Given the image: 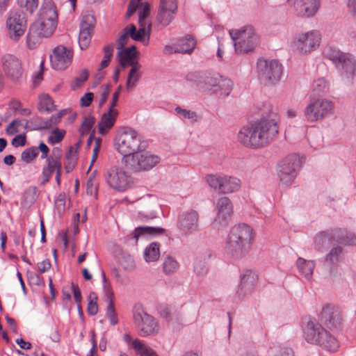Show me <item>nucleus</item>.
<instances>
[{
	"label": "nucleus",
	"mask_w": 356,
	"mask_h": 356,
	"mask_svg": "<svg viewBox=\"0 0 356 356\" xmlns=\"http://www.w3.org/2000/svg\"><path fill=\"white\" fill-rule=\"evenodd\" d=\"M277 134L278 127L275 120L261 118L243 127L237 138L243 146L257 149L271 143Z\"/></svg>",
	"instance_id": "1"
},
{
	"label": "nucleus",
	"mask_w": 356,
	"mask_h": 356,
	"mask_svg": "<svg viewBox=\"0 0 356 356\" xmlns=\"http://www.w3.org/2000/svg\"><path fill=\"white\" fill-rule=\"evenodd\" d=\"M58 22L56 6L51 0H44L39 11L38 19L31 26L26 36L29 49L39 43L38 38H47L54 32Z\"/></svg>",
	"instance_id": "2"
},
{
	"label": "nucleus",
	"mask_w": 356,
	"mask_h": 356,
	"mask_svg": "<svg viewBox=\"0 0 356 356\" xmlns=\"http://www.w3.org/2000/svg\"><path fill=\"white\" fill-rule=\"evenodd\" d=\"M302 327L303 337L308 343L318 345L331 353L336 352L338 350L339 347L338 341L324 329L315 318H305Z\"/></svg>",
	"instance_id": "3"
},
{
	"label": "nucleus",
	"mask_w": 356,
	"mask_h": 356,
	"mask_svg": "<svg viewBox=\"0 0 356 356\" xmlns=\"http://www.w3.org/2000/svg\"><path fill=\"white\" fill-rule=\"evenodd\" d=\"M253 238V229L250 226L246 224L235 225L229 234L226 250L231 257L241 258L248 252Z\"/></svg>",
	"instance_id": "4"
},
{
	"label": "nucleus",
	"mask_w": 356,
	"mask_h": 356,
	"mask_svg": "<svg viewBox=\"0 0 356 356\" xmlns=\"http://www.w3.org/2000/svg\"><path fill=\"white\" fill-rule=\"evenodd\" d=\"M186 79L195 82L200 90H211L220 96L228 95L233 86L230 79L223 78L218 74L192 72L186 76Z\"/></svg>",
	"instance_id": "5"
},
{
	"label": "nucleus",
	"mask_w": 356,
	"mask_h": 356,
	"mask_svg": "<svg viewBox=\"0 0 356 356\" xmlns=\"http://www.w3.org/2000/svg\"><path fill=\"white\" fill-rule=\"evenodd\" d=\"M141 143V136L131 128H126L118 134L115 145L118 151L123 156V163L128 156H131L140 149Z\"/></svg>",
	"instance_id": "6"
},
{
	"label": "nucleus",
	"mask_w": 356,
	"mask_h": 356,
	"mask_svg": "<svg viewBox=\"0 0 356 356\" xmlns=\"http://www.w3.org/2000/svg\"><path fill=\"white\" fill-rule=\"evenodd\" d=\"M229 35L234 42L236 52L248 53L252 51L258 43V37L253 27L247 25L238 29H232Z\"/></svg>",
	"instance_id": "7"
},
{
	"label": "nucleus",
	"mask_w": 356,
	"mask_h": 356,
	"mask_svg": "<svg viewBox=\"0 0 356 356\" xmlns=\"http://www.w3.org/2000/svg\"><path fill=\"white\" fill-rule=\"evenodd\" d=\"M324 56L330 60L336 68L341 72L343 76L347 78H353L356 69V61L354 57L347 53L328 47L323 51Z\"/></svg>",
	"instance_id": "8"
},
{
	"label": "nucleus",
	"mask_w": 356,
	"mask_h": 356,
	"mask_svg": "<svg viewBox=\"0 0 356 356\" xmlns=\"http://www.w3.org/2000/svg\"><path fill=\"white\" fill-rule=\"evenodd\" d=\"M257 75L260 81L266 85L278 82L282 75V65L277 60L259 58L257 64Z\"/></svg>",
	"instance_id": "9"
},
{
	"label": "nucleus",
	"mask_w": 356,
	"mask_h": 356,
	"mask_svg": "<svg viewBox=\"0 0 356 356\" xmlns=\"http://www.w3.org/2000/svg\"><path fill=\"white\" fill-rule=\"evenodd\" d=\"M334 109L332 102L326 99H316L307 104L304 115L307 122H315L332 115Z\"/></svg>",
	"instance_id": "10"
},
{
	"label": "nucleus",
	"mask_w": 356,
	"mask_h": 356,
	"mask_svg": "<svg viewBox=\"0 0 356 356\" xmlns=\"http://www.w3.org/2000/svg\"><path fill=\"white\" fill-rule=\"evenodd\" d=\"M159 162L160 158L157 155L139 149L131 156H128L124 163L127 168L134 172H140L149 170Z\"/></svg>",
	"instance_id": "11"
},
{
	"label": "nucleus",
	"mask_w": 356,
	"mask_h": 356,
	"mask_svg": "<svg viewBox=\"0 0 356 356\" xmlns=\"http://www.w3.org/2000/svg\"><path fill=\"white\" fill-rule=\"evenodd\" d=\"M301 165L302 161L296 154L289 155L284 158L277 166V176L280 182L285 186L291 185Z\"/></svg>",
	"instance_id": "12"
},
{
	"label": "nucleus",
	"mask_w": 356,
	"mask_h": 356,
	"mask_svg": "<svg viewBox=\"0 0 356 356\" xmlns=\"http://www.w3.org/2000/svg\"><path fill=\"white\" fill-rule=\"evenodd\" d=\"M134 323L138 334L145 337L156 335L159 330L157 321L142 309H136L133 314Z\"/></svg>",
	"instance_id": "13"
},
{
	"label": "nucleus",
	"mask_w": 356,
	"mask_h": 356,
	"mask_svg": "<svg viewBox=\"0 0 356 356\" xmlns=\"http://www.w3.org/2000/svg\"><path fill=\"white\" fill-rule=\"evenodd\" d=\"M104 179L111 188L120 192L127 190L133 183L131 177L117 166L106 169Z\"/></svg>",
	"instance_id": "14"
},
{
	"label": "nucleus",
	"mask_w": 356,
	"mask_h": 356,
	"mask_svg": "<svg viewBox=\"0 0 356 356\" xmlns=\"http://www.w3.org/2000/svg\"><path fill=\"white\" fill-rule=\"evenodd\" d=\"M6 26L10 39L15 42L18 41L26 29V19L24 12L22 10L10 12L6 20Z\"/></svg>",
	"instance_id": "15"
},
{
	"label": "nucleus",
	"mask_w": 356,
	"mask_h": 356,
	"mask_svg": "<svg viewBox=\"0 0 356 356\" xmlns=\"http://www.w3.org/2000/svg\"><path fill=\"white\" fill-rule=\"evenodd\" d=\"M320 34L316 31H310L299 34L293 42L295 49L302 54L314 51L320 44Z\"/></svg>",
	"instance_id": "16"
},
{
	"label": "nucleus",
	"mask_w": 356,
	"mask_h": 356,
	"mask_svg": "<svg viewBox=\"0 0 356 356\" xmlns=\"http://www.w3.org/2000/svg\"><path fill=\"white\" fill-rule=\"evenodd\" d=\"M177 12L176 0H160L157 15L155 18L156 26L164 28L174 19Z\"/></svg>",
	"instance_id": "17"
},
{
	"label": "nucleus",
	"mask_w": 356,
	"mask_h": 356,
	"mask_svg": "<svg viewBox=\"0 0 356 356\" xmlns=\"http://www.w3.org/2000/svg\"><path fill=\"white\" fill-rule=\"evenodd\" d=\"M3 71L7 78L17 82L22 76V61L13 54H6L1 58Z\"/></svg>",
	"instance_id": "18"
},
{
	"label": "nucleus",
	"mask_w": 356,
	"mask_h": 356,
	"mask_svg": "<svg viewBox=\"0 0 356 356\" xmlns=\"http://www.w3.org/2000/svg\"><path fill=\"white\" fill-rule=\"evenodd\" d=\"M321 321L331 330L338 329L343 322L341 310L336 306L327 304L323 307L319 314Z\"/></svg>",
	"instance_id": "19"
},
{
	"label": "nucleus",
	"mask_w": 356,
	"mask_h": 356,
	"mask_svg": "<svg viewBox=\"0 0 356 356\" xmlns=\"http://www.w3.org/2000/svg\"><path fill=\"white\" fill-rule=\"evenodd\" d=\"M297 16L302 17H314L321 7V0H288Z\"/></svg>",
	"instance_id": "20"
},
{
	"label": "nucleus",
	"mask_w": 356,
	"mask_h": 356,
	"mask_svg": "<svg viewBox=\"0 0 356 356\" xmlns=\"http://www.w3.org/2000/svg\"><path fill=\"white\" fill-rule=\"evenodd\" d=\"M96 20L91 14H86L83 16L80 24L79 43L81 49H86L91 41Z\"/></svg>",
	"instance_id": "21"
},
{
	"label": "nucleus",
	"mask_w": 356,
	"mask_h": 356,
	"mask_svg": "<svg viewBox=\"0 0 356 356\" xmlns=\"http://www.w3.org/2000/svg\"><path fill=\"white\" fill-rule=\"evenodd\" d=\"M118 57L119 59L120 65L125 68L127 66H131V68L129 71V79L134 75L136 70H140L141 67L140 64L136 60L138 51L136 47L132 45L130 47L118 49Z\"/></svg>",
	"instance_id": "22"
},
{
	"label": "nucleus",
	"mask_w": 356,
	"mask_h": 356,
	"mask_svg": "<svg viewBox=\"0 0 356 356\" xmlns=\"http://www.w3.org/2000/svg\"><path fill=\"white\" fill-rule=\"evenodd\" d=\"M73 56L72 50L64 46H58L50 56L51 66L55 70H64L71 63Z\"/></svg>",
	"instance_id": "23"
},
{
	"label": "nucleus",
	"mask_w": 356,
	"mask_h": 356,
	"mask_svg": "<svg viewBox=\"0 0 356 356\" xmlns=\"http://www.w3.org/2000/svg\"><path fill=\"white\" fill-rule=\"evenodd\" d=\"M198 213L194 210L185 212L179 217V228L186 235L195 232L198 230Z\"/></svg>",
	"instance_id": "24"
},
{
	"label": "nucleus",
	"mask_w": 356,
	"mask_h": 356,
	"mask_svg": "<svg viewBox=\"0 0 356 356\" xmlns=\"http://www.w3.org/2000/svg\"><path fill=\"white\" fill-rule=\"evenodd\" d=\"M257 281V276L251 270H245L241 276V282L236 291L239 298L245 297L250 294L255 288Z\"/></svg>",
	"instance_id": "25"
},
{
	"label": "nucleus",
	"mask_w": 356,
	"mask_h": 356,
	"mask_svg": "<svg viewBox=\"0 0 356 356\" xmlns=\"http://www.w3.org/2000/svg\"><path fill=\"white\" fill-rule=\"evenodd\" d=\"M217 211L215 220L220 224H225L232 213V204L227 197H222L217 200Z\"/></svg>",
	"instance_id": "26"
},
{
	"label": "nucleus",
	"mask_w": 356,
	"mask_h": 356,
	"mask_svg": "<svg viewBox=\"0 0 356 356\" xmlns=\"http://www.w3.org/2000/svg\"><path fill=\"white\" fill-rule=\"evenodd\" d=\"M210 250H204L197 254L194 262V272L197 276H204L209 271L208 260L211 257Z\"/></svg>",
	"instance_id": "27"
},
{
	"label": "nucleus",
	"mask_w": 356,
	"mask_h": 356,
	"mask_svg": "<svg viewBox=\"0 0 356 356\" xmlns=\"http://www.w3.org/2000/svg\"><path fill=\"white\" fill-rule=\"evenodd\" d=\"M118 115V110L115 108H109L108 112L102 115L98 123L99 133L101 135H105L113 127Z\"/></svg>",
	"instance_id": "28"
},
{
	"label": "nucleus",
	"mask_w": 356,
	"mask_h": 356,
	"mask_svg": "<svg viewBox=\"0 0 356 356\" xmlns=\"http://www.w3.org/2000/svg\"><path fill=\"white\" fill-rule=\"evenodd\" d=\"M47 165L42 169V179L41 184H46L50 179L51 175L57 169L62 168L60 159L59 156H49L46 159Z\"/></svg>",
	"instance_id": "29"
},
{
	"label": "nucleus",
	"mask_w": 356,
	"mask_h": 356,
	"mask_svg": "<svg viewBox=\"0 0 356 356\" xmlns=\"http://www.w3.org/2000/svg\"><path fill=\"white\" fill-rule=\"evenodd\" d=\"M331 238L341 245H356V235L341 229L332 230Z\"/></svg>",
	"instance_id": "30"
},
{
	"label": "nucleus",
	"mask_w": 356,
	"mask_h": 356,
	"mask_svg": "<svg viewBox=\"0 0 356 356\" xmlns=\"http://www.w3.org/2000/svg\"><path fill=\"white\" fill-rule=\"evenodd\" d=\"M165 230L160 227H138L135 229L133 234L128 235L126 237L127 241L129 240H134L133 244L136 245L139 236L147 234V235H160L163 234Z\"/></svg>",
	"instance_id": "31"
},
{
	"label": "nucleus",
	"mask_w": 356,
	"mask_h": 356,
	"mask_svg": "<svg viewBox=\"0 0 356 356\" xmlns=\"http://www.w3.org/2000/svg\"><path fill=\"white\" fill-rule=\"evenodd\" d=\"M196 41L195 38L190 35L177 40L175 44V52L181 54H191L195 49Z\"/></svg>",
	"instance_id": "32"
},
{
	"label": "nucleus",
	"mask_w": 356,
	"mask_h": 356,
	"mask_svg": "<svg viewBox=\"0 0 356 356\" xmlns=\"http://www.w3.org/2000/svg\"><path fill=\"white\" fill-rule=\"evenodd\" d=\"M130 38L135 40L142 42L144 45L147 46L149 42L151 31L144 28H139L138 30L136 26L133 24H129Z\"/></svg>",
	"instance_id": "33"
},
{
	"label": "nucleus",
	"mask_w": 356,
	"mask_h": 356,
	"mask_svg": "<svg viewBox=\"0 0 356 356\" xmlns=\"http://www.w3.org/2000/svg\"><path fill=\"white\" fill-rule=\"evenodd\" d=\"M132 348L139 356H159L154 349L138 339L132 341Z\"/></svg>",
	"instance_id": "34"
},
{
	"label": "nucleus",
	"mask_w": 356,
	"mask_h": 356,
	"mask_svg": "<svg viewBox=\"0 0 356 356\" xmlns=\"http://www.w3.org/2000/svg\"><path fill=\"white\" fill-rule=\"evenodd\" d=\"M241 186V181L232 177L223 176L221 185V193H229L237 191Z\"/></svg>",
	"instance_id": "35"
},
{
	"label": "nucleus",
	"mask_w": 356,
	"mask_h": 356,
	"mask_svg": "<svg viewBox=\"0 0 356 356\" xmlns=\"http://www.w3.org/2000/svg\"><path fill=\"white\" fill-rule=\"evenodd\" d=\"M296 264L299 272L307 280H310L315 266L314 261L299 257L296 261Z\"/></svg>",
	"instance_id": "36"
},
{
	"label": "nucleus",
	"mask_w": 356,
	"mask_h": 356,
	"mask_svg": "<svg viewBox=\"0 0 356 356\" xmlns=\"http://www.w3.org/2000/svg\"><path fill=\"white\" fill-rule=\"evenodd\" d=\"M179 268V262L172 256L168 255L163 262V270L165 275H170L175 273Z\"/></svg>",
	"instance_id": "37"
},
{
	"label": "nucleus",
	"mask_w": 356,
	"mask_h": 356,
	"mask_svg": "<svg viewBox=\"0 0 356 356\" xmlns=\"http://www.w3.org/2000/svg\"><path fill=\"white\" fill-rule=\"evenodd\" d=\"M159 255V245L157 243H152L144 251V257L147 262L158 260Z\"/></svg>",
	"instance_id": "38"
},
{
	"label": "nucleus",
	"mask_w": 356,
	"mask_h": 356,
	"mask_svg": "<svg viewBox=\"0 0 356 356\" xmlns=\"http://www.w3.org/2000/svg\"><path fill=\"white\" fill-rule=\"evenodd\" d=\"M38 108L40 112H51L54 109V102L49 95L42 94L39 97Z\"/></svg>",
	"instance_id": "39"
},
{
	"label": "nucleus",
	"mask_w": 356,
	"mask_h": 356,
	"mask_svg": "<svg viewBox=\"0 0 356 356\" xmlns=\"http://www.w3.org/2000/svg\"><path fill=\"white\" fill-rule=\"evenodd\" d=\"M44 120L41 117H34L30 120L26 122V129H30L31 130H44L48 129V126Z\"/></svg>",
	"instance_id": "40"
},
{
	"label": "nucleus",
	"mask_w": 356,
	"mask_h": 356,
	"mask_svg": "<svg viewBox=\"0 0 356 356\" xmlns=\"http://www.w3.org/2000/svg\"><path fill=\"white\" fill-rule=\"evenodd\" d=\"M38 198V188L31 186L26 189L22 196V203L25 205H32Z\"/></svg>",
	"instance_id": "41"
},
{
	"label": "nucleus",
	"mask_w": 356,
	"mask_h": 356,
	"mask_svg": "<svg viewBox=\"0 0 356 356\" xmlns=\"http://www.w3.org/2000/svg\"><path fill=\"white\" fill-rule=\"evenodd\" d=\"M342 248L340 246L332 248L327 254L325 263L329 265L336 264L341 259Z\"/></svg>",
	"instance_id": "42"
},
{
	"label": "nucleus",
	"mask_w": 356,
	"mask_h": 356,
	"mask_svg": "<svg viewBox=\"0 0 356 356\" xmlns=\"http://www.w3.org/2000/svg\"><path fill=\"white\" fill-rule=\"evenodd\" d=\"M222 178L223 176L217 175H208L205 177L206 181L209 186L219 193H221Z\"/></svg>",
	"instance_id": "43"
},
{
	"label": "nucleus",
	"mask_w": 356,
	"mask_h": 356,
	"mask_svg": "<svg viewBox=\"0 0 356 356\" xmlns=\"http://www.w3.org/2000/svg\"><path fill=\"white\" fill-rule=\"evenodd\" d=\"M175 111L177 115H178L179 117L181 119L189 120L192 123L197 121L198 116L195 111L186 110L181 108L180 106H177L175 108Z\"/></svg>",
	"instance_id": "44"
},
{
	"label": "nucleus",
	"mask_w": 356,
	"mask_h": 356,
	"mask_svg": "<svg viewBox=\"0 0 356 356\" xmlns=\"http://www.w3.org/2000/svg\"><path fill=\"white\" fill-rule=\"evenodd\" d=\"M38 148L35 146H33L26 149L22 152L21 159L25 163H29L38 156Z\"/></svg>",
	"instance_id": "45"
},
{
	"label": "nucleus",
	"mask_w": 356,
	"mask_h": 356,
	"mask_svg": "<svg viewBox=\"0 0 356 356\" xmlns=\"http://www.w3.org/2000/svg\"><path fill=\"white\" fill-rule=\"evenodd\" d=\"M113 49L114 44L113 43L109 44L104 47V56L100 63V67L99 69V70L106 68L108 65L113 56Z\"/></svg>",
	"instance_id": "46"
},
{
	"label": "nucleus",
	"mask_w": 356,
	"mask_h": 356,
	"mask_svg": "<svg viewBox=\"0 0 356 356\" xmlns=\"http://www.w3.org/2000/svg\"><path fill=\"white\" fill-rule=\"evenodd\" d=\"M95 119L92 115H88L84 118L83 121L82 122L81 127L79 129V132L81 136L89 134L95 124Z\"/></svg>",
	"instance_id": "47"
},
{
	"label": "nucleus",
	"mask_w": 356,
	"mask_h": 356,
	"mask_svg": "<svg viewBox=\"0 0 356 356\" xmlns=\"http://www.w3.org/2000/svg\"><path fill=\"white\" fill-rule=\"evenodd\" d=\"M97 297L95 293H90L88 296V313L90 316H95L98 312V305L97 303Z\"/></svg>",
	"instance_id": "48"
},
{
	"label": "nucleus",
	"mask_w": 356,
	"mask_h": 356,
	"mask_svg": "<svg viewBox=\"0 0 356 356\" xmlns=\"http://www.w3.org/2000/svg\"><path fill=\"white\" fill-rule=\"evenodd\" d=\"M129 37V25H127L123 29L122 34L120 35L118 40V49L125 48L124 46L128 44Z\"/></svg>",
	"instance_id": "49"
},
{
	"label": "nucleus",
	"mask_w": 356,
	"mask_h": 356,
	"mask_svg": "<svg viewBox=\"0 0 356 356\" xmlns=\"http://www.w3.org/2000/svg\"><path fill=\"white\" fill-rule=\"evenodd\" d=\"M17 3L21 8H25L27 11L32 13L38 7V0H17Z\"/></svg>",
	"instance_id": "50"
},
{
	"label": "nucleus",
	"mask_w": 356,
	"mask_h": 356,
	"mask_svg": "<svg viewBox=\"0 0 356 356\" xmlns=\"http://www.w3.org/2000/svg\"><path fill=\"white\" fill-rule=\"evenodd\" d=\"M329 234L325 232H323L320 233L318 235H317L314 239V243L316 248L318 250H321L323 248V246L330 241Z\"/></svg>",
	"instance_id": "51"
},
{
	"label": "nucleus",
	"mask_w": 356,
	"mask_h": 356,
	"mask_svg": "<svg viewBox=\"0 0 356 356\" xmlns=\"http://www.w3.org/2000/svg\"><path fill=\"white\" fill-rule=\"evenodd\" d=\"M106 316L108 318L111 325H114L118 323L117 314L115 310L113 300L108 302L106 309Z\"/></svg>",
	"instance_id": "52"
},
{
	"label": "nucleus",
	"mask_w": 356,
	"mask_h": 356,
	"mask_svg": "<svg viewBox=\"0 0 356 356\" xmlns=\"http://www.w3.org/2000/svg\"><path fill=\"white\" fill-rule=\"evenodd\" d=\"M313 89L318 95L325 93L327 89L326 81L324 79H317L314 82Z\"/></svg>",
	"instance_id": "53"
},
{
	"label": "nucleus",
	"mask_w": 356,
	"mask_h": 356,
	"mask_svg": "<svg viewBox=\"0 0 356 356\" xmlns=\"http://www.w3.org/2000/svg\"><path fill=\"white\" fill-rule=\"evenodd\" d=\"M120 264L126 270H132L135 268V262L129 255L123 256L120 260Z\"/></svg>",
	"instance_id": "54"
},
{
	"label": "nucleus",
	"mask_w": 356,
	"mask_h": 356,
	"mask_svg": "<svg viewBox=\"0 0 356 356\" xmlns=\"http://www.w3.org/2000/svg\"><path fill=\"white\" fill-rule=\"evenodd\" d=\"M141 76V73L139 72V70H136L135 73L129 79V74H128V77L127 79L126 86L128 90L134 89L137 82L139 81Z\"/></svg>",
	"instance_id": "55"
},
{
	"label": "nucleus",
	"mask_w": 356,
	"mask_h": 356,
	"mask_svg": "<svg viewBox=\"0 0 356 356\" xmlns=\"http://www.w3.org/2000/svg\"><path fill=\"white\" fill-rule=\"evenodd\" d=\"M71 288H72V293L74 295V300H75L76 303L77 304L78 309L80 312L81 310V299H82L80 289H79V286L77 285L74 284L73 282L71 283Z\"/></svg>",
	"instance_id": "56"
},
{
	"label": "nucleus",
	"mask_w": 356,
	"mask_h": 356,
	"mask_svg": "<svg viewBox=\"0 0 356 356\" xmlns=\"http://www.w3.org/2000/svg\"><path fill=\"white\" fill-rule=\"evenodd\" d=\"M52 134L49 137V141L52 144L58 143L63 140L65 131L56 129L52 132Z\"/></svg>",
	"instance_id": "57"
},
{
	"label": "nucleus",
	"mask_w": 356,
	"mask_h": 356,
	"mask_svg": "<svg viewBox=\"0 0 356 356\" xmlns=\"http://www.w3.org/2000/svg\"><path fill=\"white\" fill-rule=\"evenodd\" d=\"M66 195L65 193H60L55 200V206L59 212L63 211L65 209Z\"/></svg>",
	"instance_id": "58"
},
{
	"label": "nucleus",
	"mask_w": 356,
	"mask_h": 356,
	"mask_svg": "<svg viewBox=\"0 0 356 356\" xmlns=\"http://www.w3.org/2000/svg\"><path fill=\"white\" fill-rule=\"evenodd\" d=\"M149 5L147 3L145 4L142 3L141 7L138 10V18H140V20H142L143 19H149Z\"/></svg>",
	"instance_id": "59"
},
{
	"label": "nucleus",
	"mask_w": 356,
	"mask_h": 356,
	"mask_svg": "<svg viewBox=\"0 0 356 356\" xmlns=\"http://www.w3.org/2000/svg\"><path fill=\"white\" fill-rule=\"evenodd\" d=\"M26 136L19 134L12 140L11 143L15 147H17L19 146H24L26 145Z\"/></svg>",
	"instance_id": "60"
},
{
	"label": "nucleus",
	"mask_w": 356,
	"mask_h": 356,
	"mask_svg": "<svg viewBox=\"0 0 356 356\" xmlns=\"http://www.w3.org/2000/svg\"><path fill=\"white\" fill-rule=\"evenodd\" d=\"M140 0H131L127 8V16L131 17L136 10Z\"/></svg>",
	"instance_id": "61"
},
{
	"label": "nucleus",
	"mask_w": 356,
	"mask_h": 356,
	"mask_svg": "<svg viewBox=\"0 0 356 356\" xmlns=\"http://www.w3.org/2000/svg\"><path fill=\"white\" fill-rule=\"evenodd\" d=\"M87 193L92 195L93 193L96 194L97 191V184L92 179V177H89L87 181Z\"/></svg>",
	"instance_id": "62"
},
{
	"label": "nucleus",
	"mask_w": 356,
	"mask_h": 356,
	"mask_svg": "<svg viewBox=\"0 0 356 356\" xmlns=\"http://www.w3.org/2000/svg\"><path fill=\"white\" fill-rule=\"evenodd\" d=\"M51 262L48 259L38 264V270L41 273L48 271L51 268Z\"/></svg>",
	"instance_id": "63"
},
{
	"label": "nucleus",
	"mask_w": 356,
	"mask_h": 356,
	"mask_svg": "<svg viewBox=\"0 0 356 356\" xmlns=\"http://www.w3.org/2000/svg\"><path fill=\"white\" fill-rule=\"evenodd\" d=\"M93 99V93L92 92H88L86 93L81 98V104L82 106H89L92 101Z\"/></svg>",
	"instance_id": "64"
}]
</instances>
